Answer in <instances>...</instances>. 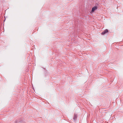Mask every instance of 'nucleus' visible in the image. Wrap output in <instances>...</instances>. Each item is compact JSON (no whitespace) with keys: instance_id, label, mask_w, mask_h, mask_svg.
I'll return each instance as SVG.
<instances>
[{"instance_id":"f257e3e1","label":"nucleus","mask_w":123,"mask_h":123,"mask_svg":"<svg viewBox=\"0 0 123 123\" xmlns=\"http://www.w3.org/2000/svg\"><path fill=\"white\" fill-rule=\"evenodd\" d=\"M97 8V6H95L93 7L92 8V10L91 11V12H94L95 10H96Z\"/></svg>"},{"instance_id":"f03ea898","label":"nucleus","mask_w":123,"mask_h":123,"mask_svg":"<svg viewBox=\"0 0 123 123\" xmlns=\"http://www.w3.org/2000/svg\"><path fill=\"white\" fill-rule=\"evenodd\" d=\"M108 32V30L107 29L105 30V31L103 32H102V34H105L107 32Z\"/></svg>"}]
</instances>
